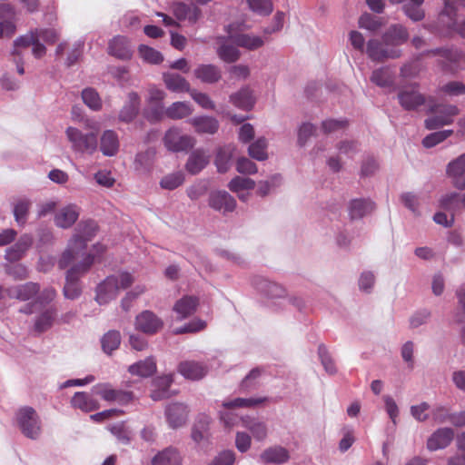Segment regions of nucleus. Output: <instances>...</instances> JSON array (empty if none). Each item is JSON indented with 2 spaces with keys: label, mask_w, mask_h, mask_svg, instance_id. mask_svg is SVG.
I'll return each mask as SVG.
<instances>
[{
  "label": "nucleus",
  "mask_w": 465,
  "mask_h": 465,
  "mask_svg": "<svg viewBox=\"0 0 465 465\" xmlns=\"http://www.w3.org/2000/svg\"><path fill=\"white\" fill-rule=\"evenodd\" d=\"M97 230V223L93 220L82 222L77 225L76 232L69 241L67 248L58 261L60 269H65L72 262L82 260L87 254L85 252L87 242L94 237Z\"/></svg>",
  "instance_id": "1"
},
{
  "label": "nucleus",
  "mask_w": 465,
  "mask_h": 465,
  "mask_svg": "<svg viewBox=\"0 0 465 465\" xmlns=\"http://www.w3.org/2000/svg\"><path fill=\"white\" fill-rule=\"evenodd\" d=\"M134 282V276L128 272H119L107 276L96 287V302L103 305L115 299L121 290L129 288Z\"/></svg>",
  "instance_id": "2"
},
{
  "label": "nucleus",
  "mask_w": 465,
  "mask_h": 465,
  "mask_svg": "<svg viewBox=\"0 0 465 465\" xmlns=\"http://www.w3.org/2000/svg\"><path fill=\"white\" fill-rule=\"evenodd\" d=\"M443 9L438 15V28L448 35L459 34L465 38V18L458 22V12L465 8V0H444Z\"/></svg>",
  "instance_id": "3"
},
{
  "label": "nucleus",
  "mask_w": 465,
  "mask_h": 465,
  "mask_svg": "<svg viewBox=\"0 0 465 465\" xmlns=\"http://www.w3.org/2000/svg\"><path fill=\"white\" fill-rule=\"evenodd\" d=\"M94 263V256L86 254L82 260L72 262L73 266L66 272L64 295L66 299L74 300L81 294L79 279L84 275Z\"/></svg>",
  "instance_id": "4"
},
{
  "label": "nucleus",
  "mask_w": 465,
  "mask_h": 465,
  "mask_svg": "<svg viewBox=\"0 0 465 465\" xmlns=\"http://www.w3.org/2000/svg\"><path fill=\"white\" fill-rule=\"evenodd\" d=\"M66 137L71 143V148L75 153L92 155L97 150V135L94 133L84 134L75 127L69 126L65 131Z\"/></svg>",
  "instance_id": "5"
},
{
  "label": "nucleus",
  "mask_w": 465,
  "mask_h": 465,
  "mask_svg": "<svg viewBox=\"0 0 465 465\" xmlns=\"http://www.w3.org/2000/svg\"><path fill=\"white\" fill-rule=\"evenodd\" d=\"M16 422L22 433L35 440L41 433V421L36 411L32 407L21 408L16 413Z\"/></svg>",
  "instance_id": "6"
},
{
  "label": "nucleus",
  "mask_w": 465,
  "mask_h": 465,
  "mask_svg": "<svg viewBox=\"0 0 465 465\" xmlns=\"http://www.w3.org/2000/svg\"><path fill=\"white\" fill-rule=\"evenodd\" d=\"M430 111L436 115L425 120V127L428 130H436L444 125L452 124L453 118L460 113L459 108L452 104H434L430 106Z\"/></svg>",
  "instance_id": "7"
},
{
  "label": "nucleus",
  "mask_w": 465,
  "mask_h": 465,
  "mask_svg": "<svg viewBox=\"0 0 465 465\" xmlns=\"http://www.w3.org/2000/svg\"><path fill=\"white\" fill-rule=\"evenodd\" d=\"M92 391L104 401L119 405H126L134 399L132 391L116 390L110 383H98L93 387Z\"/></svg>",
  "instance_id": "8"
},
{
  "label": "nucleus",
  "mask_w": 465,
  "mask_h": 465,
  "mask_svg": "<svg viewBox=\"0 0 465 465\" xmlns=\"http://www.w3.org/2000/svg\"><path fill=\"white\" fill-rule=\"evenodd\" d=\"M194 139L187 134H182L177 127L168 129L163 136L164 146L172 152H184L193 147Z\"/></svg>",
  "instance_id": "9"
},
{
  "label": "nucleus",
  "mask_w": 465,
  "mask_h": 465,
  "mask_svg": "<svg viewBox=\"0 0 465 465\" xmlns=\"http://www.w3.org/2000/svg\"><path fill=\"white\" fill-rule=\"evenodd\" d=\"M417 84L402 87L398 94V100L401 107L407 111L416 110L426 103V97L418 90Z\"/></svg>",
  "instance_id": "10"
},
{
  "label": "nucleus",
  "mask_w": 465,
  "mask_h": 465,
  "mask_svg": "<svg viewBox=\"0 0 465 465\" xmlns=\"http://www.w3.org/2000/svg\"><path fill=\"white\" fill-rule=\"evenodd\" d=\"M366 53L374 62H384L387 59H396L401 56V51L398 48H389L382 42L376 39L369 40Z\"/></svg>",
  "instance_id": "11"
},
{
  "label": "nucleus",
  "mask_w": 465,
  "mask_h": 465,
  "mask_svg": "<svg viewBox=\"0 0 465 465\" xmlns=\"http://www.w3.org/2000/svg\"><path fill=\"white\" fill-rule=\"evenodd\" d=\"M188 413L187 406L180 402L171 403L165 408L166 420L172 429L183 426L187 421Z\"/></svg>",
  "instance_id": "12"
},
{
  "label": "nucleus",
  "mask_w": 465,
  "mask_h": 465,
  "mask_svg": "<svg viewBox=\"0 0 465 465\" xmlns=\"http://www.w3.org/2000/svg\"><path fill=\"white\" fill-rule=\"evenodd\" d=\"M163 322L153 312L144 311L137 315L135 327L146 334H154L163 328Z\"/></svg>",
  "instance_id": "13"
},
{
  "label": "nucleus",
  "mask_w": 465,
  "mask_h": 465,
  "mask_svg": "<svg viewBox=\"0 0 465 465\" xmlns=\"http://www.w3.org/2000/svg\"><path fill=\"white\" fill-rule=\"evenodd\" d=\"M408 39V29L400 24L391 25L382 35L383 44L391 48L403 45Z\"/></svg>",
  "instance_id": "14"
},
{
  "label": "nucleus",
  "mask_w": 465,
  "mask_h": 465,
  "mask_svg": "<svg viewBox=\"0 0 465 465\" xmlns=\"http://www.w3.org/2000/svg\"><path fill=\"white\" fill-rule=\"evenodd\" d=\"M108 54L121 60H129L133 55L132 46L127 37L114 36L108 44Z\"/></svg>",
  "instance_id": "15"
},
{
  "label": "nucleus",
  "mask_w": 465,
  "mask_h": 465,
  "mask_svg": "<svg viewBox=\"0 0 465 465\" xmlns=\"http://www.w3.org/2000/svg\"><path fill=\"white\" fill-rule=\"evenodd\" d=\"M447 173L456 188L465 189V153L448 164Z\"/></svg>",
  "instance_id": "16"
},
{
  "label": "nucleus",
  "mask_w": 465,
  "mask_h": 465,
  "mask_svg": "<svg viewBox=\"0 0 465 465\" xmlns=\"http://www.w3.org/2000/svg\"><path fill=\"white\" fill-rule=\"evenodd\" d=\"M209 205L223 213L232 212L236 207L235 199L225 191H218L210 195Z\"/></svg>",
  "instance_id": "17"
},
{
  "label": "nucleus",
  "mask_w": 465,
  "mask_h": 465,
  "mask_svg": "<svg viewBox=\"0 0 465 465\" xmlns=\"http://www.w3.org/2000/svg\"><path fill=\"white\" fill-rule=\"evenodd\" d=\"M454 437V431L450 428H440L438 429L428 439L427 448L433 451L440 449L448 447L452 441Z\"/></svg>",
  "instance_id": "18"
},
{
  "label": "nucleus",
  "mask_w": 465,
  "mask_h": 465,
  "mask_svg": "<svg viewBox=\"0 0 465 465\" xmlns=\"http://www.w3.org/2000/svg\"><path fill=\"white\" fill-rule=\"evenodd\" d=\"M178 371L188 380H200L207 373V367L194 361H183L178 366Z\"/></svg>",
  "instance_id": "19"
},
{
  "label": "nucleus",
  "mask_w": 465,
  "mask_h": 465,
  "mask_svg": "<svg viewBox=\"0 0 465 465\" xmlns=\"http://www.w3.org/2000/svg\"><path fill=\"white\" fill-rule=\"evenodd\" d=\"M54 323H57V309L49 306L41 311L35 321V331L42 333L49 330Z\"/></svg>",
  "instance_id": "20"
},
{
  "label": "nucleus",
  "mask_w": 465,
  "mask_h": 465,
  "mask_svg": "<svg viewBox=\"0 0 465 465\" xmlns=\"http://www.w3.org/2000/svg\"><path fill=\"white\" fill-rule=\"evenodd\" d=\"M40 291V286L35 282H26L25 284L10 287L5 292L10 298H15L20 301H28L35 297Z\"/></svg>",
  "instance_id": "21"
},
{
  "label": "nucleus",
  "mask_w": 465,
  "mask_h": 465,
  "mask_svg": "<svg viewBox=\"0 0 465 465\" xmlns=\"http://www.w3.org/2000/svg\"><path fill=\"white\" fill-rule=\"evenodd\" d=\"M199 305V300L195 296H183L178 300L173 311L179 315V320H183L193 314Z\"/></svg>",
  "instance_id": "22"
},
{
  "label": "nucleus",
  "mask_w": 465,
  "mask_h": 465,
  "mask_svg": "<svg viewBox=\"0 0 465 465\" xmlns=\"http://www.w3.org/2000/svg\"><path fill=\"white\" fill-rule=\"evenodd\" d=\"M33 239L31 236L25 234L19 238V240L5 252V259L9 262L19 261L25 253V252L31 247Z\"/></svg>",
  "instance_id": "23"
},
{
  "label": "nucleus",
  "mask_w": 465,
  "mask_h": 465,
  "mask_svg": "<svg viewBox=\"0 0 465 465\" xmlns=\"http://www.w3.org/2000/svg\"><path fill=\"white\" fill-rule=\"evenodd\" d=\"M120 143L117 134L113 130H106L100 139V150L105 156H114L119 150Z\"/></svg>",
  "instance_id": "24"
},
{
  "label": "nucleus",
  "mask_w": 465,
  "mask_h": 465,
  "mask_svg": "<svg viewBox=\"0 0 465 465\" xmlns=\"http://www.w3.org/2000/svg\"><path fill=\"white\" fill-rule=\"evenodd\" d=\"M74 408L80 409L84 412L96 411L100 408V404L96 399L84 391L75 392L71 400Z\"/></svg>",
  "instance_id": "25"
},
{
  "label": "nucleus",
  "mask_w": 465,
  "mask_h": 465,
  "mask_svg": "<svg viewBox=\"0 0 465 465\" xmlns=\"http://www.w3.org/2000/svg\"><path fill=\"white\" fill-rule=\"evenodd\" d=\"M194 76L205 84H214L222 78V73L214 64H200L193 72Z\"/></svg>",
  "instance_id": "26"
},
{
  "label": "nucleus",
  "mask_w": 465,
  "mask_h": 465,
  "mask_svg": "<svg viewBox=\"0 0 465 465\" xmlns=\"http://www.w3.org/2000/svg\"><path fill=\"white\" fill-rule=\"evenodd\" d=\"M79 217V209L75 204L62 208L55 215V224L61 228L71 227Z\"/></svg>",
  "instance_id": "27"
},
{
  "label": "nucleus",
  "mask_w": 465,
  "mask_h": 465,
  "mask_svg": "<svg viewBox=\"0 0 465 465\" xmlns=\"http://www.w3.org/2000/svg\"><path fill=\"white\" fill-rule=\"evenodd\" d=\"M173 14L178 20H188L196 23L201 15V10L195 5L176 3L173 5Z\"/></svg>",
  "instance_id": "28"
},
{
  "label": "nucleus",
  "mask_w": 465,
  "mask_h": 465,
  "mask_svg": "<svg viewBox=\"0 0 465 465\" xmlns=\"http://www.w3.org/2000/svg\"><path fill=\"white\" fill-rule=\"evenodd\" d=\"M140 106L139 95L132 92L128 94V102L122 108L119 114V120L124 123L132 122L137 115Z\"/></svg>",
  "instance_id": "29"
},
{
  "label": "nucleus",
  "mask_w": 465,
  "mask_h": 465,
  "mask_svg": "<svg viewBox=\"0 0 465 465\" xmlns=\"http://www.w3.org/2000/svg\"><path fill=\"white\" fill-rule=\"evenodd\" d=\"M128 371L132 375L147 378L156 371V361L153 357H148L129 366Z\"/></svg>",
  "instance_id": "30"
},
{
  "label": "nucleus",
  "mask_w": 465,
  "mask_h": 465,
  "mask_svg": "<svg viewBox=\"0 0 465 465\" xmlns=\"http://www.w3.org/2000/svg\"><path fill=\"white\" fill-rule=\"evenodd\" d=\"M242 425L249 430L256 440H263L267 437L266 424L257 418L242 417L241 418Z\"/></svg>",
  "instance_id": "31"
},
{
  "label": "nucleus",
  "mask_w": 465,
  "mask_h": 465,
  "mask_svg": "<svg viewBox=\"0 0 465 465\" xmlns=\"http://www.w3.org/2000/svg\"><path fill=\"white\" fill-rule=\"evenodd\" d=\"M198 134H213L219 129V122L211 116H198L190 121Z\"/></svg>",
  "instance_id": "32"
},
{
  "label": "nucleus",
  "mask_w": 465,
  "mask_h": 465,
  "mask_svg": "<svg viewBox=\"0 0 465 465\" xmlns=\"http://www.w3.org/2000/svg\"><path fill=\"white\" fill-rule=\"evenodd\" d=\"M374 203L370 200L355 199L349 206V215L351 220L361 219L374 210Z\"/></svg>",
  "instance_id": "33"
},
{
  "label": "nucleus",
  "mask_w": 465,
  "mask_h": 465,
  "mask_svg": "<svg viewBox=\"0 0 465 465\" xmlns=\"http://www.w3.org/2000/svg\"><path fill=\"white\" fill-rule=\"evenodd\" d=\"M289 458L288 450L281 446L268 448L261 454V460L264 463L281 464L286 462Z\"/></svg>",
  "instance_id": "34"
},
{
  "label": "nucleus",
  "mask_w": 465,
  "mask_h": 465,
  "mask_svg": "<svg viewBox=\"0 0 465 465\" xmlns=\"http://www.w3.org/2000/svg\"><path fill=\"white\" fill-rule=\"evenodd\" d=\"M153 465H181V456L176 449L169 447L158 452L152 460Z\"/></svg>",
  "instance_id": "35"
},
{
  "label": "nucleus",
  "mask_w": 465,
  "mask_h": 465,
  "mask_svg": "<svg viewBox=\"0 0 465 465\" xmlns=\"http://www.w3.org/2000/svg\"><path fill=\"white\" fill-rule=\"evenodd\" d=\"M230 101L236 107L242 110H251L254 105V97L249 88H242L230 96Z\"/></svg>",
  "instance_id": "36"
},
{
  "label": "nucleus",
  "mask_w": 465,
  "mask_h": 465,
  "mask_svg": "<svg viewBox=\"0 0 465 465\" xmlns=\"http://www.w3.org/2000/svg\"><path fill=\"white\" fill-rule=\"evenodd\" d=\"M236 148L232 144H227L220 148L215 157V165L219 173H226L230 167V162Z\"/></svg>",
  "instance_id": "37"
},
{
  "label": "nucleus",
  "mask_w": 465,
  "mask_h": 465,
  "mask_svg": "<svg viewBox=\"0 0 465 465\" xmlns=\"http://www.w3.org/2000/svg\"><path fill=\"white\" fill-rule=\"evenodd\" d=\"M209 163V157L203 151L195 150L188 158L186 163V170L192 173L196 174L200 173Z\"/></svg>",
  "instance_id": "38"
},
{
  "label": "nucleus",
  "mask_w": 465,
  "mask_h": 465,
  "mask_svg": "<svg viewBox=\"0 0 465 465\" xmlns=\"http://www.w3.org/2000/svg\"><path fill=\"white\" fill-rule=\"evenodd\" d=\"M163 77L164 84L169 90L173 92L190 93V84L182 75L173 73H165Z\"/></svg>",
  "instance_id": "39"
},
{
  "label": "nucleus",
  "mask_w": 465,
  "mask_h": 465,
  "mask_svg": "<svg viewBox=\"0 0 465 465\" xmlns=\"http://www.w3.org/2000/svg\"><path fill=\"white\" fill-rule=\"evenodd\" d=\"M193 109L186 102H174L165 109V116L172 120H180L191 115Z\"/></svg>",
  "instance_id": "40"
},
{
  "label": "nucleus",
  "mask_w": 465,
  "mask_h": 465,
  "mask_svg": "<svg viewBox=\"0 0 465 465\" xmlns=\"http://www.w3.org/2000/svg\"><path fill=\"white\" fill-rule=\"evenodd\" d=\"M210 417L205 414L198 416L192 430V438L195 442H201L208 437Z\"/></svg>",
  "instance_id": "41"
},
{
  "label": "nucleus",
  "mask_w": 465,
  "mask_h": 465,
  "mask_svg": "<svg viewBox=\"0 0 465 465\" xmlns=\"http://www.w3.org/2000/svg\"><path fill=\"white\" fill-rule=\"evenodd\" d=\"M421 56H436L439 55L445 59L446 62H449L450 64L459 62L461 57L463 56V54L459 51L458 49L453 48H436V49H430L423 52Z\"/></svg>",
  "instance_id": "42"
},
{
  "label": "nucleus",
  "mask_w": 465,
  "mask_h": 465,
  "mask_svg": "<svg viewBox=\"0 0 465 465\" xmlns=\"http://www.w3.org/2000/svg\"><path fill=\"white\" fill-rule=\"evenodd\" d=\"M393 73L389 67H381L372 72L371 81L381 87L391 86L393 84Z\"/></svg>",
  "instance_id": "43"
},
{
  "label": "nucleus",
  "mask_w": 465,
  "mask_h": 465,
  "mask_svg": "<svg viewBox=\"0 0 465 465\" xmlns=\"http://www.w3.org/2000/svg\"><path fill=\"white\" fill-rule=\"evenodd\" d=\"M258 288L269 298L275 299L286 296V290L282 285L268 280L261 281Z\"/></svg>",
  "instance_id": "44"
},
{
  "label": "nucleus",
  "mask_w": 465,
  "mask_h": 465,
  "mask_svg": "<svg viewBox=\"0 0 465 465\" xmlns=\"http://www.w3.org/2000/svg\"><path fill=\"white\" fill-rule=\"evenodd\" d=\"M233 43L238 46L255 50L262 46L263 40L260 36L250 35L246 34L237 35L232 37Z\"/></svg>",
  "instance_id": "45"
},
{
  "label": "nucleus",
  "mask_w": 465,
  "mask_h": 465,
  "mask_svg": "<svg viewBox=\"0 0 465 465\" xmlns=\"http://www.w3.org/2000/svg\"><path fill=\"white\" fill-rule=\"evenodd\" d=\"M268 401V398L266 397H261V398H250V399H244V398H236L232 401H224L223 403V406L225 409H234V408H251L257 406L259 404H262Z\"/></svg>",
  "instance_id": "46"
},
{
  "label": "nucleus",
  "mask_w": 465,
  "mask_h": 465,
  "mask_svg": "<svg viewBox=\"0 0 465 465\" xmlns=\"http://www.w3.org/2000/svg\"><path fill=\"white\" fill-rule=\"evenodd\" d=\"M173 382L171 376L159 377L155 380L154 384L157 389L153 390L151 397L153 401H159L168 397V390Z\"/></svg>",
  "instance_id": "47"
},
{
  "label": "nucleus",
  "mask_w": 465,
  "mask_h": 465,
  "mask_svg": "<svg viewBox=\"0 0 465 465\" xmlns=\"http://www.w3.org/2000/svg\"><path fill=\"white\" fill-rule=\"evenodd\" d=\"M440 207L455 214L462 208L461 197L457 193H450L443 195L440 199Z\"/></svg>",
  "instance_id": "48"
},
{
  "label": "nucleus",
  "mask_w": 465,
  "mask_h": 465,
  "mask_svg": "<svg viewBox=\"0 0 465 465\" xmlns=\"http://www.w3.org/2000/svg\"><path fill=\"white\" fill-rule=\"evenodd\" d=\"M138 53L141 58L148 64H159L163 61V56L159 51L145 45H139Z\"/></svg>",
  "instance_id": "49"
},
{
  "label": "nucleus",
  "mask_w": 465,
  "mask_h": 465,
  "mask_svg": "<svg viewBox=\"0 0 465 465\" xmlns=\"http://www.w3.org/2000/svg\"><path fill=\"white\" fill-rule=\"evenodd\" d=\"M120 343L121 335L118 331H109L102 338V348L108 354L118 349Z\"/></svg>",
  "instance_id": "50"
},
{
  "label": "nucleus",
  "mask_w": 465,
  "mask_h": 465,
  "mask_svg": "<svg viewBox=\"0 0 465 465\" xmlns=\"http://www.w3.org/2000/svg\"><path fill=\"white\" fill-rule=\"evenodd\" d=\"M217 54L221 60L229 64L236 62L240 57L239 50L232 45L226 43L218 47Z\"/></svg>",
  "instance_id": "51"
},
{
  "label": "nucleus",
  "mask_w": 465,
  "mask_h": 465,
  "mask_svg": "<svg viewBox=\"0 0 465 465\" xmlns=\"http://www.w3.org/2000/svg\"><path fill=\"white\" fill-rule=\"evenodd\" d=\"M31 203L27 199H19L14 204V216L18 224H25L27 219Z\"/></svg>",
  "instance_id": "52"
},
{
  "label": "nucleus",
  "mask_w": 465,
  "mask_h": 465,
  "mask_svg": "<svg viewBox=\"0 0 465 465\" xmlns=\"http://www.w3.org/2000/svg\"><path fill=\"white\" fill-rule=\"evenodd\" d=\"M266 148V140L264 138H259L249 146V155L255 160L263 161L267 158Z\"/></svg>",
  "instance_id": "53"
},
{
  "label": "nucleus",
  "mask_w": 465,
  "mask_h": 465,
  "mask_svg": "<svg viewBox=\"0 0 465 465\" xmlns=\"http://www.w3.org/2000/svg\"><path fill=\"white\" fill-rule=\"evenodd\" d=\"M84 103L92 110L98 111L102 108V101L98 93L93 88H85L82 92Z\"/></svg>",
  "instance_id": "54"
},
{
  "label": "nucleus",
  "mask_w": 465,
  "mask_h": 465,
  "mask_svg": "<svg viewBox=\"0 0 465 465\" xmlns=\"http://www.w3.org/2000/svg\"><path fill=\"white\" fill-rule=\"evenodd\" d=\"M37 33L38 30L31 31L29 34H26L16 38L15 41L14 42V51L12 52V55L20 56V47L27 48L30 45H32L33 43H35Z\"/></svg>",
  "instance_id": "55"
},
{
  "label": "nucleus",
  "mask_w": 465,
  "mask_h": 465,
  "mask_svg": "<svg viewBox=\"0 0 465 465\" xmlns=\"http://www.w3.org/2000/svg\"><path fill=\"white\" fill-rule=\"evenodd\" d=\"M453 134L452 130L439 131L428 134L422 140V144L426 148H431L443 142Z\"/></svg>",
  "instance_id": "56"
},
{
  "label": "nucleus",
  "mask_w": 465,
  "mask_h": 465,
  "mask_svg": "<svg viewBox=\"0 0 465 465\" xmlns=\"http://www.w3.org/2000/svg\"><path fill=\"white\" fill-rule=\"evenodd\" d=\"M255 182L250 178L236 176L228 184V188L233 193L253 189Z\"/></svg>",
  "instance_id": "57"
},
{
  "label": "nucleus",
  "mask_w": 465,
  "mask_h": 465,
  "mask_svg": "<svg viewBox=\"0 0 465 465\" xmlns=\"http://www.w3.org/2000/svg\"><path fill=\"white\" fill-rule=\"evenodd\" d=\"M144 117L151 123L161 121L165 115V110L163 104H149L144 110Z\"/></svg>",
  "instance_id": "58"
},
{
  "label": "nucleus",
  "mask_w": 465,
  "mask_h": 465,
  "mask_svg": "<svg viewBox=\"0 0 465 465\" xmlns=\"http://www.w3.org/2000/svg\"><path fill=\"white\" fill-rule=\"evenodd\" d=\"M247 2L250 9L260 15H268L273 9L272 0H247Z\"/></svg>",
  "instance_id": "59"
},
{
  "label": "nucleus",
  "mask_w": 465,
  "mask_h": 465,
  "mask_svg": "<svg viewBox=\"0 0 465 465\" xmlns=\"http://www.w3.org/2000/svg\"><path fill=\"white\" fill-rule=\"evenodd\" d=\"M191 97L202 108L206 110H214L215 104L210 96L205 93L198 92L195 89L190 91Z\"/></svg>",
  "instance_id": "60"
},
{
  "label": "nucleus",
  "mask_w": 465,
  "mask_h": 465,
  "mask_svg": "<svg viewBox=\"0 0 465 465\" xmlns=\"http://www.w3.org/2000/svg\"><path fill=\"white\" fill-rule=\"evenodd\" d=\"M404 14L412 21H421L425 17V12L421 8V5L406 4L403 5Z\"/></svg>",
  "instance_id": "61"
},
{
  "label": "nucleus",
  "mask_w": 465,
  "mask_h": 465,
  "mask_svg": "<svg viewBox=\"0 0 465 465\" xmlns=\"http://www.w3.org/2000/svg\"><path fill=\"white\" fill-rule=\"evenodd\" d=\"M183 183V175L181 173H171L164 176L160 184L163 189L173 190L179 187Z\"/></svg>",
  "instance_id": "62"
},
{
  "label": "nucleus",
  "mask_w": 465,
  "mask_h": 465,
  "mask_svg": "<svg viewBox=\"0 0 465 465\" xmlns=\"http://www.w3.org/2000/svg\"><path fill=\"white\" fill-rule=\"evenodd\" d=\"M262 373V370L261 368L252 369L250 373L242 381L241 389L242 391H249L257 386V380Z\"/></svg>",
  "instance_id": "63"
},
{
  "label": "nucleus",
  "mask_w": 465,
  "mask_h": 465,
  "mask_svg": "<svg viewBox=\"0 0 465 465\" xmlns=\"http://www.w3.org/2000/svg\"><path fill=\"white\" fill-rule=\"evenodd\" d=\"M319 357L321 359L322 364L323 365L325 371L331 374L336 372V368L333 361L331 360L326 347L323 344H321L318 348Z\"/></svg>",
  "instance_id": "64"
}]
</instances>
